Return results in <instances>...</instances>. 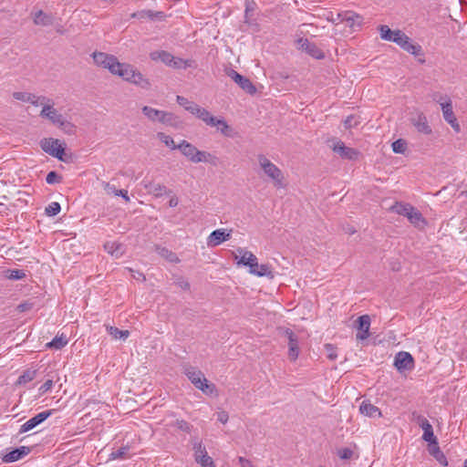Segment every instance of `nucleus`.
Returning <instances> with one entry per match:
<instances>
[{"mask_svg": "<svg viewBox=\"0 0 467 467\" xmlns=\"http://www.w3.org/2000/svg\"><path fill=\"white\" fill-rule=\"evenodd\" d=\"M33 21L35 25L47 26L53 24L54 17L50 14L38 10L33 14Z\"/></svg>", "mask_w": 467, "mask_h": 467, "instance_id": "nucleus-24", "label": "nucleus"}, {"mask_svg": "<svg viewBox=\"0 0 467 467\" xmlns=\"http://www.w3.org/2000/svg\"><path fill=\"white\" fill-rule=\"evenodd\" d=\"M40 117L43 119H47L57 126H59L65 119L64 116L54 108L53 101H51L50 104H45V107H43L42 110L40 111Z\"/></svg>", "mask_w": 467, "mask_h": 467, "instance_id": "nucleus-13", "label": "nucleus"}, {"mask_svg": "<svg viewBox=\"0 0 467 467\" xmlns=\"http://www.w3.org/2000/svg\"><path fill=\"white\" fill-rule=\"evenodd\" d=\"M93 59L98 66L108 68L112 74L120 67V62L116 57L106 53L95 52Z\"/></svg>", "mask_w": 467, "mask_h": 467, "instance_id": "nucleus-9", "label": "nucleus"}, {"mask_svg": "<svg viewBox=\"0 0 467 467\" xmlns=\"http://www.w3.org/2000/svg\"><path fill=\"white\" fill-rule=\"evenodd\" d=\"M113 75H118L123 80L135 84L143 89H149L150 87L149 79L130 64L120 63V67Z\"/></svg>", "mask_w": 467, "mask_h": 467, "instance_id": "nucleus-2", "label": "nucleus"}, {"mask_svg": "<svg viewBox=\"0 0 467 467\" xmlns=\"http://www.w3.org/2000/svg\"><path fill=\"white\" fill-rule=\"evenodd\" d=\"M52 411L53 410H45V411L39 412L36 416L32 417L31 419H29L24 424L21 425L19 433H25V432L32 431L33 429L37 427L39 424L44 422L48 417H50L52 415Z\"/></svg>", "mask_w": 467, "mask_h": 467, "instance_id": "nucleus-12", "label": "nucleus"}, {"mask_svg": "<svg viewBox=\"0 0 467 467\" xmlns=\"http://www.w3.org/2000/svg\"><path fill=\"white\" fill-rule=\"evenodd\" d=\"M380 37L383 40L391 41L392 38L396 36V30L392 31L388 26H379Z\"/></svg>", "mask_w": 467, "mask_h": 467, "instance_id": "nucleus-38", "label": "nucleus"}, {"mask_svg": "<svg viewBox=\"0 0 467 467\" xmlns=\"http://www.w3.org/2000/svg\"><path fill=\"white\" fill-rule=\"evenodd\" d=\"M107 332L115 339L121 338L125 340L130 336L129 330H120L116 327L106 325Z\"/></svg>", "mask_w": 467, "mask_h": 467, "instance_id": "nucleus-36", "label": "nucleus"}, {"mask_svg": "<svg viewBox=\"0 0 467 467\" xmlns=\"http://www.w3.org/2000/svg\"><path fill=\"white\" fill-rule=\"evenodd\" d=\"M214 118L207 109H204L198 119H202L206 125L213 124Z\"/></svg>", "mask_w": 467, "mask_h": 467, "instance_id": "nucleus-51", "label": "nucleus"}, {"mask_svg": "<svg viewBox=\"0 0 467 467\" xmlns=\"http://www.w3.org/2000/svg\"><path fill=\"white\" fill-rule=\"evenodd\" d=\"M58 128L61 129L65 133L69 135L73 134L76 129L75 126L66 119H63Z\"/></svg>", "mask_w": 467, "mask_h": 467, "instance_id": "nucleus-45", "label": "nucleus"}, {"mask_svg": "<svg viewBox=\"0 0 467 467\" xmlns=\"http://www.w3.org/2000/svg\"><path fill=\"white\" fill-rule=\"evenodd\" d=\"M179 203V200L177 197L172 196L169 201V206L170 207H176Z\"/></svg>", "mask_w": 467, "mask_h": 467, "instance_id": "nucleus-63", "label": "nucleus"}, {"mask_svg": "<svg viewBox=\"0 0 467 467\" xmlns=\"http://www.w3.org/2000/svg\"><path fill=\"white\" fill-rule=\"evenodd\" d=\"M410 37L400 30H396V36L392 38V42L399 45L401 48L407 44Z\"/></svg>", "mask_w": 467, "mask_h": 467, "instance_id": "nucleus-41", "label": "nucleus"}, {"mask_svg": "<svg viewBox=\"0 0 467 467\" xmlns=\"http://www.w3.org/2000/svg\"><path fill=\"white\" fill-rule=\"evenodd\" d=\"M13 97H14V99H16L17 100L29 102L33 99L34 94L28 93V92L17 91V92L13 93Z\"/></svg>", "mask_w": 467, "mask_h": 467, "instance_id": "nucleus-44", "label": "nucleus"}, {"mask_svg": "<svg viewBox=\"0 0 467 467\" xmlns=\"http://www.w3.org/2000/svg\"><path fill=\"white\" fill-rule=\"evenodd\" d=\"M325 348L327 351V356L330 360H335L337 358L336 347L331 344H326Z\"/></svg>", "mask_w": 467, "mask_h": 467, "instance_id": "nucleus-52", "label": "nucleus"}, {"mask_svg": "<svg viewBox=\"0 0 467 467\" xmlns=\"http://www.w3.org/2000/svg\"><path fill=\"white\" fill-rule=\"evenodd\" d=\"M285 336L288 340V356L291 360H296L299 354L298 348V337L289 328H286L284 332Z\"/></svg>", "mask_w": 467, "mask_h": 467, "instance_id": "nucleus-17", "label": "nucleus"}, {"mask_svg": "<svg viewBox=\"0 0 467 467\" xmlns=\"http://www.w3.org/2000/svg\"><path fill=\"white\" fill-rule=\"evenodd\" d=\"M429 453L442 466L448 465V461L444 453L441 451L438 441L429 444Z\"/></svg>", "mask_w": 467, "mask_h": 467, "instance_id": "nucleus-25", "label": "nucleus"}, {"mask_svg": "<svg viewBox=\"0 0 467 467\" xmlns=\"http://www.w3.org/2000/svg\"><path fill=\"white\" fill-rule=\"evenodd\" d=\"M178 285L184 289V290H187L190 288V284L188 283V281L182 279V278H180L177 282Z\"/></svg>", "mask_w": 467, "mask_h": 467, "instance_id": "nucleus-58", "label": "nucleus"}, {"mask_svg": "<svg viewBox=\"0 0 467 467\" xmlns=\"http://www.w3.org/2000/svg\"><path fill=\"white\" fill-rule=\"evenodd\" d=\"M359 124V120H358V117H356V116H348L345 121H344V126L346 129H352V128H355L357 127L358 125Z\"/></svg>", "mask_w": 467, "mask_h": 467, "instance_id": "nucleus-50", "label": "nucleus"}, {"mask_svg": "<svg viewBox=\"0 0 467 467\" xmlns=\"http://www.w3.org/2000/svg\"><path fill=\"white\" fill-rule=\"evenodd\" d=\"M157 137L163 142L166 146L170 147L171 150H178L177 145L175 144L173 139L169 135H166L163 132H159Z\"/></svg>", "mask_w": 467, "mask_h": 467, "instance_id": "nucleus-42", "label": "nucleus"}, {"mask_svg": "<svg viewBox=\"0 0 467 467\" xmlns=\"http://www.w3.org/2000/svg\"><path fill=\"white\" fill-rule=\"evenodd\" d=\"M93 59L98 66L108 68L112 74L120 67V62L116 57L106 53L95 52Z\"/></svg>", "mask_w": 467, "mask_h": 467, "instance_id": "nucleus-8", "label": "nucleus"}, {"mask_svg": "<svg viewBox=\"0 0 467 467\" xmlns=\"http://www.w3.org/2000/svg\"><path fill=\"white\" fill-rule=\"evenodd\" d=\"M54 381L52 379L45 381L38 389L39 395H43L49 391L53 387Z\"/></svg>", "mask_w": 467, "mask_h": 467, "instance_id": "nucleus-53", "label": "nucleus"}, {"mask_svg": "<svg viewBox=\"0 0 467 467\" xmlns=\"http://www.w3.org/2000/svg\"><path fill=\"white\" fill-rule=\"evenodd\" d=\"M142 113L148 118L150 121H159L162 124L173 126L175 116L171 112L159 110L154 108L144 106L141 109Z\"/></svg>", "mask_w": 467, "mask_h": 467, "instance_id": "nucleus-5", "label": "nucleus"}, {"mask_svg": "<svg viewBox=\"0 0 467 467\" xmlns=\"http://www.w3.org/2000/svg\"><path fill=\"white\" fill-rule=\"evenodd\" d=\"M412 207L413 206L410 203L397 202L389 208V210L397 214L407 217L409 212L412 211Z\"/></svg>", "mask_w": 467, "mask_h": 467, "instance_id": "nucleus-34", "label": "nucleus"}, {"mask_svg": "<svg viewBox=\"0 0 467 467\" xmlns=\"http://www.w3.org/2000/svg\"><path fill=\"white\" fill-rule=\"evenodd\" d=\"M68 340L67 337L61 334L60 336H56L50 342H48L46 347L50 349H61L63 348L67 344Z\"/></svg>", "mask_w": 467, "mask_h": 467, "instance_id": "nucleus-33", "label": "nucleus"}, {"mask_svg": "<svg viewBox=\"0 0 467 467\" xmlns=\"http://www.w3.org/2000/svg\"><path fill=\"white\" fill-rule=\"evenodd\" d=\"M194 459L202 467H215L213 459L208 455L206 448L202 442L195 441L193 443Z\"/></svg>", "mask_w": 467, "mask_h": 467, "instance_id": "nucleus-11", "label": "nucleus"}, {"mask_svg": "<svg viewBox=\"0 0 467 467\" xmlns=\"http://www.w3.org/2000/svg\"><path fill=\"white\" fill-rule=\"evenodd\" d=\"M300 48L317 59L325 57L324 52L314 43L306 38H300L298 41Z\"/></svg>", "mask_w": 467, "mask_h": 467, "instance_id": "nucleus-19", "label": "nucleus"}, {"mask_svg": "<svg viewBox=\"0 0 467 467\" xmlns=\"http://www.w3.org/2000/svg\"><path fill=\"white\" fill-rule=\"evenodd\" d=\"M198 106H199V105H197L196 103H194V102L191 101V103L188 105V107H186V109H186L188 112H190L191 114H192V115H193V112H195V110H196V109H197V107H198Z\"/></svg>", "mask_w": 467, "mask_h": 467, "instance_id": "nucleus-61", "label": "nucleus"}, {"mask_svg": "<svg viewBox=\"0 0 467 467\" xmlns=\"http://www.w3.org/2000/svg\"><path fill=\"white\" fill-rule=\"evenodd\" d=\"M352 451L349 449H345L340 452V457L342 459H349L352 456Z\"/></svg>", "mask_w": 467, "mask_h": 467, "instance_id": "nucleus-60", "label": "nucleus"}, {"mask_svg": "<svg viewBox=\"0 0 467 467\" xmlns=\"http://www.w3.org/2000/svg\"><path fill=\"white\" fill-rule=\"evenodd\" d=\"M407 218L410 221V223L416 227H420L426 224V221L422 216L421 213L418 211L415 207H412V211L409 212Z\"/></svg>", "mask_w": 467, "mask_h": 467, "instance_id": "nucleus-30", "label": "nucleus"}, {"mask_svg": "<svg viewBox=\"0 0 467 467\" xmlns=\"http://www.w3.org/2000/svg\"><path fill=\"white\" fill-rule=\"evenodd\" d=\"M211 127H216L224 136L231 137L232 128L226 123L223 119L214 118L213 124Z\"/></svg>", "mask_w": 467, "mask_h": 467, "instance_id": "nucleus-35", "label": "nucleus"}, {"mask_svg": "<svg viewBox=\"0 0 467 467\" xmlns=\"http://www.w3.org/2000/svg\"><path fill=\"white\" fill-rule=\"evenodd\" d=\"M116 196H121L127 202H130V197L126 190H118Z\"/></svg>", "mask_w": 467, "mask_h": 467, "instance_id": "nucleus-59", "label": "nucleus"}, {"mask_svg": "<svg viewBox=\"0 0 467 467\" xmlns=\"http://www.w3.org/2000/svg\"><path fill=\"white\" fill-rule=\"evenodd\" d=\"M179 428L184 431H190V425L184 420L179 422Z\"/></svg>", "mask_w": 467, "mask_h": 467, "instance_id": "nucleus-62", "label": "nucleus"}, {"mask_svg": "<svg viewBox=\"0 0 467 467\" xmlns=\"http://www.w3.org/2000/svg\"><path fill=\"white\" fill-rule=\"evenodd\" d=\"M105 250L116 258H119L124 253V247L117 242H108L104 244Z\"/></svg>", "mask_w": 467, "mask_h": 467, "instance_id": "nucleus-31", "label": "nucleus"}, {"mask_svg": "<svg viewBox=\"0 0 467 467\" xmlns=\"http://www.w3.org/2000/svg\"><path fill=\"white\" fill-rule=\"evenodd\" d=\"M236 252L240 254V259L237 261V265L249 266V272L252 275L256 276H268L271 278L274 276L270 267L267 265H262L260 266V270L254 269L258 266V261L257 257L252 252L246 251L241 247H239Z\"/></svg>", "mask_w": 467, "mask_h": 467, "instance_id": "nucleus-1", "label": "nucleus"}, {"mask_svg": "<svg viewBox=\"0 0 467 467\" xmlns=\"http://www.w3.org/2000/svg\"><path fill=\"white\" fill-rule=\"evenodd\" d=\"M358 326L357 328L358 332L356 335L357 339L365 340L369 337V327H370V317L368 315H363L359 317L357 320Z\"/></svg>", "mask_w": 467, "mask_h": 467, "instance_id": "nucleus-20", "label": "nucleus"}, {"mask_svg": "<svg viewBox=\"0 0 467 467\" xmlns=\"http://www.w3.org/2000/svg\"><path fill=\"white\" fill-rule=\"evenodd\" d=\"M394 365L399 371L410 370L414 367V360L409 352H399L394 360Z\"/></svg>", "mask_w": 467, "mask_h": 467, "instance_id": "nucleus-14", "label": "nucleus"}, {"mask_svg": "<svg viewBox=\"0 0 467 467\" xmlns=\"http://www.w3.org/2000/svg\"><path fill=\"white\" fill-rule=\"evenodd\" d=\"M359 411L361 414L370 417V418H379L381 417L380 410L371 404L368 400H364L359 406Z\"/></svg>", "mask_w": 467, "mask_h": 467, "instance_id": "nucleus-23", "label": "nucleus"}, {"mask_svg": "<svg viewBox=\"0 0 467 467\" xmlns=\"http://www.w3.org/2000/svg\"><path fill=\"white\" fill-rule=\"evenodd\" d=\"M8 277L12 280H21L26 277V274L23 270L14 269L10 271Z\"/></svg>", "mask_w": 467, "mask_h": 467, "instance_id": "nucleus-54", "label": "nucleus"}, {"mask_svg": "<svg viewBox=\"0 0 467 467\" xmlns=\"http://www.w3.org/2000/svg\"><path fill=\"white\" fill-rule=\"evenodd\" d=\"M257 160L259 166L264 171L265 174L273 182L274 185L277 188L284 187V174L282 171L263 154H259Z\"/></svg>", "mask_w": 467, "mask_h": 467, "instance_id": "nucleus-4", "label": "nucleus"}, {"mask_svg": "<svg viewBox=\"0 0 467 467\" xmlns=\"http://www.w3.org/2000/svg\"><path fill=\"white\" fill-rule=\"evenodd\" d=\"M418 423L423 431L422 439L429 444L436 443L438 440L433 433V429L430 421L426 418L420 416L418 418Z\"/></svg>", "mask_w": 467, "mask_h": 467, "instance_id": "nucleus-22", "label": "nucleus"}, {"mask_svg": "<svg viewBox=\"0 0 467 467\" xmlns=\"http://www.w3.org/2000/svg\"><path fill=\"white\" fill-rule=\"evenodd\" d=\"M158 57L166 65L173 66L174 67H180L182 59H176L171 53L167 51H161L158 53Z\"/></svg>", "mask_w": 467, "mask_h": 467, "instance_id": "nucleus-32", "label": "nucleus"}, {"mask_svg": "<svg viewBox=\"0 0 467 467\" xmlns=\"http://www.w3.org/2000/svg\"><path fill=\"white\" fill-rule=\"evenodd\" d=\"M128 451H129V447L125 446V447H120L115 451H113L110 454H109V459L110 460H122V459H125L127 458V454H128Z\"/></svg>", "mask_w": 467, "mask_h": 467, "instance_id": "nucleus-40", "label": "nucleus"}, {"mask_svg": "<svg viewBox=\"0 0 467 467\" xmlns=\"http://www.w3.org/2000/svg\"><path fill=\"white\" fill-rule=\"evenodd\" d=\"M184 374L191 380V382L197 388L202 390L204 394H213L215 391V385L213 383H208V380L205 379L203 373L192 366H187L184 368Z\"/></svg>", "mask_w": 467, "mask_h": 467, "instance_id": "nucleus-3", "label": "nucleus"}, {"mask_svg": "<svg viewBox=\"0 0 467 467\" xmlns=\"http://www.w3.org/2000/svg\"><path fill=\"white\" fill-rule=\"evenodd\" d=\"M412 122L419 132L423 134L431 133V128L429 126L427 119L423 114H419L416 118L413 119Z\"/></svg>", "mask_w": 467, "mask_h": 467, "instance_id": "nucleus-28", "label": "nucleus"}, {"mask_svg": "<svg viewBox=\"0 0 467 467\" xmlns=\"http://www.w3.org/2000/svg\"><path fill=\"white\" fill-rule=\"evenodd\" d=\"M392 150L395 152V153H404V151L406 150V142L400 139V140H395L392 145Z\"/></svg>", "mask_w": 467, "mask_h": 467, "instance_id": "nucleus-46", "label": "nucleus"}, {"mask_svg": "<svg viewBox=\"0 0 467 467\" xmlns=\"http://www.w3.org/2000/svg\"><path fill=\"white\" fill-rule=\"evenodd\" d=\"M30 451V447L21 446L19 448L13 449L11 451L4 454L2 456V461L6 463L14 462L24 458L25 456L29 454Z\"/></svg>", "mask_w": 467, "mask_h": 467, "instance_id": "nucleus-21", "label": "nucleus"}, {"mask_svg": "<svg viewBox=\"0 0 467 467\" xmlns=\"http://www.w3.org/2000/svg\"><path fill=\"white\" fill-rule=\"evenodd\" d=\"M341 21L346 23V26H349L353 31L358 30L363 24V17L352 11H348L343 15H339Z\"/></svg>", "mask_w": 467, "mask_h": 467, "instance_id": "nucleus-16", "label": "nucleus"}, {"mask_svg": "<svg viewBox=\"0 0 467 467\" xmlns=\"http://www.w3.org/2000/svg\"><path fill=\"white\" fill-rule=\"evenodd\" d=\"M36 370L26 369L22 373V375L19 376L16 383L18 385L26 384V383L32 381L36 378Z\"/></svg>", "mask_w": 467, "mask_h": 467, "instance_id": "nucleus-37", "label": "nucleus"}, {"mask_svg": "<svg viewBox=\"0 0 467 467\" xmlns=\"http://www.w3.org/2000/svg\"><path fill=\"white\" fill-rule=\"evenodd\" d=\"M226 75L231 78L244 91L250 95H254L256 92V88L251 82V80L233 68H227L225 70Z\"/></svg>", "mask_w": 467, "mask_h": 467, "instance_id": "nucleus-10", "label": "nucleus"}, {"mask_svg": "<svg viewBox=\"0 0 467 467\" xmlns=\"http://www.w3.org/2000/svg\"><path fill=\"white\" fill-rule=\"evenodd\" d=\"M229 416L226 411H220L217 414V420L222 422L223 424H225L228 421Z\"/></svg>", "mask_w": 467, "mask_h": 467, "instance_id": "nucleus-57", "label": "nucleus"}, {"mask_svg": "<svg viewBox=\"0 0 467 467\" xmlns=\"http://www.w3.org/2000/svg\"><path fill=\"white\" fill-rule=\"evenodd\" d=\"M60 204L57 202H53L46 207L45 213L48 216H55L60 212Z\"/></svg>", "mask_w": 467, "mask_h": 467, "instance_id": "nucleus-43", "label": "nucleus"}, {"mask_svg": "<svg viewBox=\"0 0 467 467\" xmlns=\"http://www.w3.org/2000/svg\"><path fill=\"white\" fill-rule=\"evenodd\" d=\"M438 102L441 105L442 116L444 120L451 125V127L456 131L460 132L461 128L460 124L457 121V119L454 115L453 109H452V103L451 100L446 96V97H441L438 99Z\"/></svg>", "mask_w": 467, "mask_h": 467, "instance_id": "nucleus-6", "label": "nucleus"}, {"mask_svg": "<svg viewBox=\"0 0 467 467\" xmlns=\"http://www.w3.org/2000/svg\"><path fill=\"white\" fill-rule=\"evenodd\" d=\"M333 150L340 157L350 161L356 160L359 154L357 150L347 147L344 142L340 140H337L334 143Z\"/></svg>", "mask_w": 467, "mask_h": 467, "instance_id": "nucleus-15", "label": "nucleus"}, {"mask_svg": "<svg viewBox=\"0 0 467 467\" xmlns=\"http://www.w3.org/2000/svg\"><path fill=\"white\" fill-rule=\"evenodd\" d=\"M160 254L163 257H165L169 262L171 263H177L179 262V258L176 255V254L172 253L171 251L162 248L160 252Z\"/></svg>", "mask_w": 467, "mask_h": 467, "instance_id": "nucleus-47", "label": "nucleus"}, {"mask_svg": "<svg viewBox=\"0 0 467 467\" xmlns=\"http://www.w3.org/2000/svg\"><path fill=\"white\" fill-rule=\"evenodd\" d=\"M144 186L148 190L149 193L154 195L155 197H161L163 194L171 193V190L167 189L166 186L160 183L149 182Z\"/></svg>", "mask_w": 467, "mask_h": 467, "instance_id": "nucleus-27", "label": "nucleus"}, {"mask_svg": "<svg viewBox=\"0 0 467 467\" xmlns=\"http://www.w3.org/2000/svg\"><path fill=\"white\" fill-rule=\"evenodd\" d=\"M177 148L190 161L193 160L195 151L198 150L194 145L187 140H182V142L177 145Z\"/></svg>", "mask_w": 467, "mask_h": 467, "instance_id": "nucleus-29", "label": "nucleus"}, {"mask_svg": "<svg viewBox=\"0 0 467 467\" xmlns=\"http://www.w3.org/2000/svg\"><path fill=\"white\" fill-rule=\"evenodd\" d=\"M102 186L107 194H109V195L113 194L116 196L118 189L116 188V186L114 184H111V183L106 182H102Z\"/></svg>", "mask_w": 467, "mask_h": 467, "instance_id": "nucleus-55", "label": "nucleus"}, {"mask_svg": "<svg viewBox=\"0 0 467 467\" xmlns=\"http://www.w3.org/2000/svg\"><path fill=\"white\" fill-rule=\"evenodd\" d=\"M51 101L52 100L50 99H48L45 96L37 97V96L34 95L33 99L31 101H29V103H31L34 106L42 105L43 107H45V104H50Z\"/></svg>", "mask_w": 467, "mask_h": 467, "instance_id": "nucleus-49", "label": "nucleus"}, {"mask_svg": "<svg viewBox=\"0 0 467 467\" xmlns=\"http://www.w3.org/2000/svg\"><path fill=\"white\" fill-rule=\"evenodd\" d=\"M40 147L49 155L58 159L59 161H64L63 156L65 153V149L58 140L52 138L43 139L40 141Z\"/></svg>", "mask_w": 467, "mask_h": 467, "instance_id": "nucleus-7", "label": "nucleus"}, {"mask_svg": "<svg viewBox=\"0 0 467 467\" xmlns=\"http://www.w3.org/2000/svg\"><path fill=\"white\" fill-rule=\"evenodd\" d=\"M176 101L180 106L183 107L184 109H186V107H188V105L191 103V101H189L188 99L179 95L176 98Z\"/></svg>", "mask_w": 467, "mask_h": 467, "instance_id": "nucleus-56", "label": "nucleus"}, {"mask_svg": "<svg viewBox=\"0 0 467 467\" xmlns=\"http://www.w3.org/2000/svg\"><path fill=\"white\" fill-rule=\"evenodd\" d=\"M405 51L414 55L419 56L421 55L422 48L420 45L414 44L410 41V39L407 42V44L402 47Z\"/></svg>", "mask_w": 467, "mask_h": 467, "instance_id": "nucleus-39", "label": "nucleus"}, {"mask_svg": "<svg viewBox=\"0 0 467 467\" xmlns=\"http://www.w3.org/2000/svg\"><path fill=\"white\" fill-rule=\"evenodd\" d=\"M239 462L242 463V467H252L250 462L243 457L239 458Z\"/></svg>", "mask_w": 467, "mask_h": 467, "instance_id": "nucleus-64", "label": "nucleus"}, {"mask_svg": "<svg viewBox=\"0 0 467 467\" xmlns=\"http://www.w3.org/2000/svg\"><path fill=\"white\" fill-rule=\"evenodd\" d=\"M61 176L55 171H51L46 177V182L48 184H55L61 182Z\"/></svg>", "mask_w": 467, "mask_h": 467, "instance_id": "nucleus-48", "label": "nucleus"}, {"mask_svg": "<svg viewBox=\"0 0 467 467\" xmlns=\"http://www.w3.org/2000/svg\"><path fill=\"white\" fill-rule=\"evenodd\" d=\"M231 232H226L225 229H217L213 231L207 238V244L210 247H214L219 245L224 241H227L231 238Z\"/></svg>", "mask_w": 467, "mask_h": 467, "instance_id": "nucleus-18", "label": "nucleus"}, {"mask_svg": "<svg viewBox=\"0 0 467 467\" xmlns=\"http://www.w3.org/2000/svg\"><path fill=\"white\" fill-rule=\"evenodd\" d=\"M192 162H193V163L208 162L213 165H216L217 158L208 151L197 150L195 151V155H194V158L192 161Z\"/></svg>", "mask_w": 467, "mask_h": 467, "instance_id": "nucleus-26", "label": "nucleus"}]
</instances>
